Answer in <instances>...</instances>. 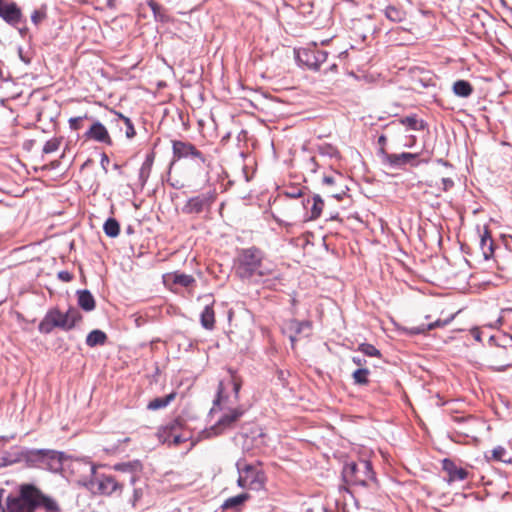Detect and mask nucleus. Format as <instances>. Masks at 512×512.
<instances>
[{
    "label": "nucleus",
    "instance_id": "f257e3e1",
    "mask_svg": "<svg viewBox=\"0 0 512 512\" xmlns=\"http://www.w3.org/2000/svg\"><path fill=\"white\" fill-rule=\"evenodd\" d=\"M246 412L242 404L234 406H217L218 417L213 425L202 432L203 437L211 438L224 434L236 428L238 422Z\"/></svg>",
    "mask_w": 512,
    "mask_h": 512
},
{
    "label": "nucleus",
    "instance_id": "f03ea898",
    "mask_svg": "<svg viewBox=\"0 0 512 512\" xmlns=\"http://www.w3.org/2000/svg\"><path fill=\"white\" fill-rule=\"evenodd\" d=\"M229 377L219 381L216 397L210 410L212 417L216 416L217 406H234L239 404V392L242 387V379L233 369H228Z\"/></svg>",
    "mask_w": 512,
    "mask_h": 512
},
{
    "label": "nucleus",
    "instance_id": "7ed1b4c3",
    "mask_svg": "<svg viewBox=\"0 0 512 512\" xmlns=\"http://www.w3.org/2000/svg\"><path fill=\"white\" fill-rule=\"evenodd\" d=\"M42 492L35 485L24 483L19 486V495L8 496L3 512H35L40 507Z\"/></svg>",
    "mask_w": 512,
    "mask_h": 512
},
{
    "label": "nucleus",
    "instance_id": "20e7f679",
    "mask_svg": "<svg viewBox=\"0 0 512 512\" xmlns=\"http://www.w3.org/2000/svg\"><path fill=\"white\" fill-rule=\"evenodd\" d=\"M25 464L57 473L62 470L63 453L50 449L27 448Z\"/></svg>",
    "mask_w": 512,
    "mask_h": 512
},
{
    "label": "nucleus",
    "instance_id": "39448f33",
    "mask_svg": "<svg viewBox=\"0 0 512 512\" xmlns=\"http://www.w3.org/2000/svg\"><path fill=\"white\" fill-rule=\"evenodd\" d=\"M342 475L344 481L352 485L366 486L369 480L374 479L372 466L367 460L346 463Z\"/></svg>",
    "mask_w": 512,
    "mask_h": 512
},
{
    "label": "nucleus",
    "instance_id": "423d86ee",
    "mask_svg": "<svg viewBox=\"0 0 512 512\" xmlns=\"http://www.w3.org/2000/svg\"><path fill=\"white\" fill-rule=\"evenodd\" d=\"M239 487L250 490H260L264 487L265 475L261 469L256 466L237 463Z\"/></svg>",
    "mask_w": 512,
    "mask_h": 512
},
{
    "label": "nucleus",
    "instance_id": "0eeeda50",
    "mask_svg": "<svg viewBox=\"0 0 512 512\" xmlns=\"http://www.w3.org/2000/svg\"><path fill=\"white\" fill-rule=\"evenodd\" d=\"M327 56L328 53L320 49L315 43L295 51L297 62L314 71L320 69L321 65L327 60Z\"/></svg>",
    "mask_w": 512,
    "mask_h": 512
},
{
    "label": "nucleus",
    "instance_id": "6e6552de",
    "mask_svg": "<svg viewBox=\"0 0 512 512\" xmlns=\"http://www.w3.org/2000/svg\"><path fill=\"white\" fill-rule=\"evenodd\" d=\"M158 440L163 444L178 446L189 439L188 433L183 431V422L174 419L157 432Z\"/></svg>",
    "mask_w": 512,
    "mask_h": 512
},
{
    "label": "nucleus",
    "instance_id": "1a4fd4ad",
    "mask_svg": "<svg viewBox=\"0 0 512 512\" xmlns=\"http://www.w3.org/2000/svg\"><path fill=\"white\" fill-rule=\"evenodd\" d=\"M173 160L191 159L197 165L204 164L206 158L193 144L181 140H172Z\"/></svg>",
    "mask_w": 512,
    "mask_h": 512
},
{
    "label": "nucleus",
    "instance_id": "9d476101",
    "mask_svg": "<svg viewBox=\"0 0 512 512\" xmlns=\"http://www.w3.org/2000/svg\"><path fill=\"white\" fill-rule=\"evenodd\" d=\"M67 322L64 314L57 308L50 309L38 326V330L43 334H49L54 328H61L67 331Z\"/></svg>",
    "mask_w": 512,
    "mask_h": 512
},
{
    "label": "nucleus",
    "instance_id": "9b49d317",
    "mask_svg": "<svg viewBox=\"0 0 512 512\" xmlns=\"http://www.w3.org/2000/svg\"><path fill=\"white\" fill-rule=\"evenodd\" d=\"M91 488L97 489L101 494L110 495L118 489L122 488V484H120L113 476L111 475H101L95 476L91 481Z\"/></svg>",
    "mask_w": 512,
    "mask_h": 512
},
{
    "label": "nucleus",
    "instance_id": "f8f14e48",
    "mask_svg": "<svg viewBox=\"0 0 512 512\" xmlns=\"http://www.w3.org/2000/svg\"><path fill=\"white\" fill-rule=\"evenodd\" d=\"M383 161L393 168H402L407 164L415 166L414 162L417 158V154L403 152L400 154H389L384 149L379 150Z\"/></svg>",
    "mask_w": 512,
    "mask_h": 512
},
{
    "label": "nucleus",
    "instance_id": "ddd939ff",
    "mask_svg": "<svg viewBox=\"0 0 512 512\" xmlns=\"http://www.w3.org/2000/svg\"><path fill=\"white\" fill-rule=\"evenodd\" d=\"M0 17L9 25L18 27L23 21V15L16 3H0Z\"/></svg>",
    "mask_w": 512,
    "mask_h": 512
},
{
    "label": "nucleus",
    "instance_id": "4468645a",
    "mask_svg": "<svg viewBox=\"0 0 512 512\" xmlns=\"http://www.w3.org/2000/svg\"><path fill=\"white\" fill-rule=\"evenodd\" d=\"M214 198L211 194H201L190 198L182 208L185 214L201 213L205 207L213 202Z\"/></svg>",
    "mask_w": 512,
    "mask_h": 512
},
{
    "label": "nucleus",
    "instance_id": "2eb2a0df",
    "mask_svg": "<svg viewBox=\"0 0 512 512\" xmlns=\"http://www.w3.org/2000/svg\"><path fill=\"white\" fill-rule=\"evenodd\" d=\"M26 447L13 446L8 451H5L0 458V467L11 466L18 463H25L26 461Z\"/></svg>",
    "mask_w": 512,
    "mask_h": 512
},
{
    "label": "nucleus",
    "instance_id": "dca6fc26",
    "mask_svg": "<svg viewBox=\"0 0 512 512\" xmlns=\"http://www.w3.org/2000/svg\"><path fill=\"white\" fill-rule=\"evenodd\" d=\"M455 315L456 314H452L445 320L438 319V320L431 322L427 325L422 324L419 326L407 327V328H404V332L408 335L425 334L429 330L445 327L446 325H448L449 323L452 322V320L455 318Z\"/></svg>",
    "mask_w": 512,
    "mask_h": 512
},
{
    "label": "nucleus",
    "instance_id": "f3484780",
    "mask_svg": "<svg viewBox=\"0 0 512 512\" xmlns=\"http://www.w3.org/2000/svg\"><path fill=\"white\" fill-rule=\"evenodd\" d=\"M443 470L448 474V481H463L467 478L468 472L464 468L458 467L449 459L443 460Z\"/></svg>",
    "mask_w": 512,
    "mask_h": 512
},
{
    "label": "nucleus",
    "instance_id": "a211bd4d",
    "mask_svg": "<svg viewBox=\"0 0 512 512\" xmlns=\"http://www.w3.org/2000/svg\"><path fill=\"white\" fill-rule=\"evenodd\" d=\"M86 137L101 143H112L107 129L99 121H96L92 124L90 129L86 132Z\"/></svg>",
    "mask_w": 512,
    "mask_h": 512
},
{
    "label": "nucleus",
    "instance_id": "6ab92c4d",
    "mask_svg": "<svg viewBox=\"0 0 512 512\" xmlns=\"http://www.w3.org/2000/svg\"><path fill=\"white\" fill-rule=\"evenodd\" d=\"M303 205L309 213L305 220H315L320 216L324 207V202L319 195H314L311 199L308 198Z\"/></svg>",
    "mask_w": 512,
    "mask_h": 512
},
{
    "label": "nucleus",
    "instance_id": "aec40b11",
    "mask_svg": "<svg viewBox=\"0 0 512 512\" xmlns=\"http://www.w3.org/2000/svg\"><path fill=\"white\" fill-rule=\"evenodd\" d=\"M78 305L85 311H92L95 308V300L88 290L77 291Z\"/></svg>",
    "mask_w": 512,
    "mask_h": 512
},
{
    "label": "nucleus",
    "instance_id": "412c9836",
    "mask_svg": "<svg viewBox=\"0 0 512 512\" xmlns=\"http://www.w3.org/2000/svg\"><path fill=\"white\" fill-rule=\"evenodd\" d=\"M386 18L395 23H401L406 19L407 13L401 8L396 6H387L384 10Z\"/></svg>",
    "mask_w": 512,
    "mask_h": 512
},
{
    "label": "nucleus",
    "instance_id": "4be33fe9",
    "mask_svg": "<svg viewBox=\"0 0 512 512\" xmlns=\"http://www.w3.org/2000/svg\"><path fill=\"white\" fill-rule=\"evenodd\" d=\"M201 325L208 330H212L215 324V314L211 305H206L200 315Z\"/></svg>",
    "mask_w": 512,
    "mask_h": 512
},
{
    "label": "nucleus",
    "instance_id": "5701e85b",
    "mask_svg": "<svg viewBox=\"0 0 512 512\" xmlns=\"http://www.w3.org/2000/svg\"><path fill=\"white\" fill-rule=\"evenodd\" d=\"M153 161H154V154L149 153L146 155V158L141 165V168L139 170V180H140L142 186L146 183L147 179L149 178V175H150V172L152 169V165H153Z\"/></svg>",
    "mask_w": 512,
    "mask_h": 512
},
{
    "label": "nucleus",
    "instance_id": "b1692460",
    "mask_svg": "<svg viewBox=\"0 0 512 512\" xmlns=\"http://www.w3.org/2000/svg\"><path fill=\"white\" fill-rule=\"evenodd\" d=\"M106 341L107 335L99 329L92 330L86 337V344L89 347L104 345Z\"/></svg>",
    "mask_w": 512,
    "mask_h": 512
},
{
    "label": "nucleus",
    "instance_id": "393cba45",
    "mask_svg": "<svg viewBox=\"0 0 512 512\" xmlns=\"http://www.w3.org/2000/svg\"><path fill=\"white\" fill-rule=\"evenodd\" d=\"M453 92L455 95L463 98L469 97L473 92L472 85L466 80H457L453 84Z\"/></svg>",
    "mask_w": 512,
    "mask_h": 512
},
{
    "label": "nucleus",
    "instance_id": "a878e982",
    "mask_svg": "<svg viewBox=\"0 0 512 512\" xmlns=\"http://www.w3.org/2000/svg\"><path fill=\"white\" fill-rule=\"evenodd\" d=\"M174 398H175L174 393H170L164 397L155 398L148 403L147 408L149 410L163 409V408L167 407L171 403V401L174 400Z\"/></svg>",
    "mask_w": 512,
    "mask_h": 512
},
{
    "label": "nucleus",
    "instance_id": "bb28decb",
    "mask_svg": "<svg viewBox=\"0 0 512 512\" xmlns=\"http://www.w3.org/2000/svg\"><path fill=\"white\" fill-rule=\"evenodd\" d=\"M248 498L249 495L247 493H241L239 495L230 497L227 500H225V502L222 504V508L225 510H237Z\"/></svg>",
    "mask_w": 512,
    "mask_h": 512
},
{
    "label": "nucleus",
    "instance_id": "cd10ccee",
    "mask_svg": "<svg viewBox=\"0 0 512 512\" xmlns=\"http://www.w3.org/2000/svg\"><path fill=\"white\" fill-rule=\"evenodd\" d=\"M480 247L483 256H492L494 253V241L487 230L481 235Z\"/></svg>",
    "mask_w": 512,
    "mask_h": 512
},
{
    "label": "nucleus",
    "instance_id": "c85d7f7f",
    "mask_svg": "<svg viewBox=\"0 0 512 512\" xmlns=\"http://www.w3.org/2000/svg\"><path fill=\"white\" fill-rule=\"evenodd\" d=\"M137 468H138V463H121V464H117L114 466L115 470L122 471V472H128L130 474L129 482L131 485H134L137 480V476L135 474V471Z\"/></svg>",
    "mask_w": 512,
    "mask_h": 512
},
{
    "label": "nucleus",
    "instance_id": "c756f323",
    "mask_svg": "<svg viewBox=\"0 0 512 512\" xmlns=\"http://www.w3.org/2000/svg\"><path fill=\"white\" fill-rule=\"evenodd\" d=\"M400 122L414 131L424 130L426 126L425 122L423 120H419L415 115L404 117Z\"/></svg>",
    "mask_w": 512,
    "mask_h": 512
},
{
    "label": "nucleus",
    "instance_id": "7c9ffc66",
    "mask_svg": "<svg viewBox=\"0 0 512 512\" xmlns=\"http://www.w3.org/2000/svg\"><path fill=\"white\" fill-rule=\"evenodd\" d=\"M104 233L108 237H116L120 232V225L115 218H108L103 225Z\"/></svg>",
    "mask_w": 512,
    "mask_h": 512
},
{
    "label": "nucleus",
    "instance_id": "2f4dec72",
    "mask_svg": "<svg viewBox=\"0 0 512 512\" xmlns=\"http://www.w3.org/2000/svg\"><path fill=\"white\" fill-rule=\"evenodd\" d=\"M64 314L65 322H67V331L72 329L75 324L81 320L82 316L76 308H69Z\"/></svg>",
    "mask_w": 512,
    "mask_h": 512
},
{
    "label": "nucleus",
    "instance_id": "473e14b6",
    "mask_svg": "<svg viewBox=\"0 0 512 512\" xmlns=\"http://www.w3.org/2000/svg\"><path fill=\"white\" fill-rule=\"evenodd\" d=\"M289 328L295 332L296 335H299L305 331H307V335L311 330V323L309 321H297L292 320L289 324Z\"/></svg>",
    "mask_w": 512,
    "mask_h": 512
},
{
    "label": "nucleus",
    "instance_id": "72a5a7b5",
    "mask_svg": "<svg viewBox=\"0 0 512 512\" xmlns=\"http://www.w3.org/2000/svg\"><path fill=\"white\" fill-rule=\"evenodd\" d=\"M40 506H43L48 512H58L60 510L58 503L43 493L40 499Z\"/></svg>",
    "mask_w": 512,
    "mask_h": 512
},
{
    "label": "nucleus",
    "instance_id": "f704fd0d",
    "mask_svg": "<svg viewBox=\"0 0 512 512\" xmlns=\"http://www.w3.org/2000/svg\"><path fill=\"white\" fill-rule=\"evenodd\" d=\"M369 370L366 368H359L352 374V378L355 384L365 385L368 383Z\"/></svg>",
    "mask_w": 512,
    "mask_h": 512
},
{
    "label": "nucleus",
    "instance_id": "c9c22d12",
    "mask_svg": "<svg viewBox=\"0 0 512 512\" xmlns=\"http://www.w3.org/2000/svg\"><path fill=\"white\" fill-rule=\"evenodd\" d=\"M455 421L458 422L461 427H459V430L466 434L467 436L472 432V430L469 428V426L473 423H475V420L471 417L465 418V417H456Z\"/></svg>",
    "mask_w": 512,
    "mask_h": 512
},
{
    "label": "nucleus",
    "instance_id": "e433bc0d",
    "mask_svg": "<svg viewBox=\"0 0 512 512\" xmlns=\"http://www.w3.org/2000/svg\"><path fill=\"white\" fill-rule=\"evenodd\" d=\"M117 118L122 120L123 123L125 124L126 126V130H125V134H126V137L131 139L135 136L136 132H135V129H134V126H133V123L131 122V120L122 115L121 113H115Z\"/></svg>",
    "mask_w": 512,
    "mask_h": 512
},
{
    "label": "nucleus",
    "instance_id": "4c0bfd02",
    "mask_svg": "<svg viewBox=\"0 0 512 512\" xmlns=\"http://www.w3.org/2000/svg\"><path fill=\"white\" fill-rule=\"evenodd\" d=\"M490 340H496L494 336L490 337ZM497 345L506 349L508 351H512V336L508 334H503L497 338Z\"/></svg>",
    "mask_w": 512,
    "mask_h": 512
},
{
    "label": "nucleus",
    "instance_id": "58836bf2",
    "mask_svg": "<svg viewBox=\"0 0 512 512\" xmlns=\"http://www.w3.org/2000/svg\"><path fill=\"white\" fill-rule=\"evenodd\" d=\"M60 144H61L60 138H52L45 143V145L43 147V152L45 154L53 153L59 149Z\"/></svg>",
    "mask_w": 512,
    "mask_h": 512
},
{
    "label": "nucleus",
    "instance_id": "ea45409f",
    "mask_svg": "<svg viewBox=\"0 0 512 512\" xmlns=\"http://www.w3.org/2000/svg\"><path fill=\"white\" fill-rule=\"evenodd\" d=\"M359 351L370 357L380 356V351L375 346L368 343L361 344L359 346Z\"/></svg>",
    "mask_w": 512,
    "mask_h": 512
},
{
    "label": "nucleus",
    "instance_id": "a19ab883",
    "mask_svg": "<svg viewBox=\"0 0 512 512\" xmlns=\"http://www.w3.org/2000/svg\"><path fill=\"white\" fill-rule=\"evenodd\" d=\"M507 451L502 446H497L492 450V458L497 461L509 462L510 459L506 458Z\"/></svg>",
    "mask_w": 512,
    "mask_h": 512
},
{
    "label": "nucleus",
    "instance_id": "79ce46f5",
    "mask_svg": "<svg viewBox=\"0 0 512 512\" xmlns=\"http://www.w3.org/2000/svg\"><path fill=\"white\" fill-rule=\"evenodd\" d=\"M319 151L323 155H327L329 157H336L338 155V150L329 144H324L319 147Z\"/></svg>",
    "mask_w": 512,
    "mask_h": 512
},
{
    "label": "nucleus",
    "instance_id": "37998d69",
    "mask_svg": "<svg viewBox=\"0 0 512 512\" xmlns=\"http://www.w3.org/2000/svg\"><path fill=\"white\" fill-rule=\"evenodd\" d=\"M194 282V278L190 275L181 274L175 276V283L188 287Z\"/></svg>",
    "mask_w": 512,
    "mask_h": 512
},
{
    "label": "nucleus",
    "instance_id": "c03bdc74",
    "mask_svg": "<svg viewBox=\"0 0 512 512\" xmlns=\"http://www.w3.org/2000/svg\"><path fill=\"white\" fill-rule=\"evenodd\" d=\"M83 117H74L69 119L70 128L73 130H79L81 128V121Z\"/></svg>",
    "mask_w": 512,
    "mask_h": 512
},
{
    "label": "nucleus",
    "instance_id": "a18cd8bd",
    "mask_svg": "<svg viewBox=\"0 0 512 512\" xmlns=\"http://www.w3.org/2000/svg\"><path fill=\"white\" fill-rule=\"evenodd\" d=\"M57 277H58L59 280H61L63 282H69L73 278L72 274L70 272H68V271H60V272H58Z\"/></svg>",
    "mask_w": 512,
    "mask_h": 512
},
{
    "label": "nucleus",
    "instance_id": "49530a36",
    "mask_svg": "<svg viewBox=\"0 0 512 512\" xmlns=\"http://www.w3.org/2000/svg\"><path fill=\"white\" fill-rule=\"evenodd\" d=\"M274 219L279 223V225H284L286 227H290L294 224V221L293 220H282L280 218H278L277 216L273 215Z\"/></svg>",
    "mask_w": 512,
    "mask_h": 512
},
{
    "label": "nucleus",
    "instance_id": "de8ad7c7",
    "mask_svg": "<svg viewBox=\"0 0 512 512\" xmlns=\"http://www.w3.org/2000/svg\"><path fill=\"white\" fill-rule=\"evenodd\" d=\"M352 361L356 365L360 366V368H362V366L366 363V360L364 358H362V357H359V356H353L352 357Z\"/></svg>",
    "mask_w": 512,
    "mask_h": 512
},
{
    "label": "nucleus",
    "instance_id": "09e8293b",
    "mask_svg": "<svg viewBox=\"0 0 512 512\" xmlns=\"http://www.w3.org/2000/svg\"><path fill=\"white\" fill-rule=\"evenodd\" d=\"M471 334L476 341H481V333L478 328L471 329Z\"/></svg>",
    "mask_w": 512,
    "mask_h": 512
},
{
    "label": "nucleus",
    "instance_id": "8fccbe9b",
    "mask_svg": "<svg viewBox=\"0 0 512 512\" xmlns=\"http://www.w3.org/2000/svg\"><path fill=\"white\" fill-rule=\"evenodd\" d=\"M100 163L102 167L106 170V165L109 164V157L105 153L101 155Z\"/></svg>",
    "mask_w": 512,
    "mask_h": 512
},
{
    "label": "nucleus",
    "instance_id": "3c124183",
    "mask_svg": "<svg viewBox=\"0 0 512 512\" xmlns=\"http://www.w3.org/2000/svg\"><path fill=\"white\" fill-rule=\"evenodd\" d=\"M142 496V491L140 489H135L133 494V505L138 501Z\"/></svg>",
    "mask_w": 512,
    "mask_h": 512
},
{
    "label": "nucleus",
    "instance_id": "603ef678",
    "mask_svg": "<svg viewBox=\"0 0 512 512\" xmlns=\"http://www.w3.org/2000/svg\"><path fill=\"white\" fill-rule=\"evenodd\" d=\"M387 138L385 135H380L378 138V144L381 146V149H384V145L386 144Z\"/></svg>",
    "mask_w": 512,
    "mask_h": 512
},
{
    "label": "nucleus",
    "instance_id": "864d4df0",
    "mask_svg": "<svg viewBox=\"0 0 512 512\" xmlns=\"http://www.w3.org/2000/svg\"><path fill=\"white\" fill-rule=\"evenodd\" d=\"M442 181L445 186V189H447L448 187H451L453 185V181L449 178H443Z\"/></svg>",
    "mask_w": 512,
    "mask_h": 512
},
{
    "label": "nucleus",
    "instance_id": "5fc2aeb1",
    "mask_svg": "<svg viewBox=\"0 0 512 512\" xmlns=\"http://www.w3.org/2000/svg\"><path fill=\"white\" fill-rule=\"evenodd\" d=\"M323 183L327 184V185H331L334 183V178L331 177V176H325L323 178Z\"/></svg>",
    "mask_w": 512,
    "mask_h": 512
},
{
    "label": "nucleus",
    "instance_id": "6e6d98bb",
    "mask_svg": "<svg viewBox=\"0 0 512 512\" xmlns=\"http://www.w3.org/2000/svg\"><path fill=\"white\" fill-rule=\"evenodd\" d=\"M38 19H39V13H38V11H34L31 16V20L36 24L38 22Z\"/></svg>",
    "mask_w": 512,
    "mask_h": 512
},
{
    "label": "nucleus",
    "instance_id": "4d7b16f0",
    "mask_svg": "<svg viewBox=\"0 0 512 512\" xmlns=\"http://www.w3.org/2000/svg\"><path fill=\"white\" fill-rule=\"evenodd\" d=\"M288 195L293 197V198H296V197L301 196V192H298V193L292 192V194L289 193Z\"/></svg>",
    "mask_w": 512,
    "mask_h": 512
},
{
    "label": "nucleus",
    "instance_id": "13d9d810",
    "mask_svg": "<svg viewBox=\"0 0 512 512\" xmlns=\"http://www.w3.org/2000/svg\"><path fill=\"white\" fill-rule=\"evenodd\" d=\"M89 469H90V473H91V475H94V474H95V471H96L95 466L91 465V466L89 467Z\"/></svg>",
    "mask_w": 512,
    "mask_h": 512
},
{
    "label": "nucleus",
    "instance_id": "bf43d9fd",
    "mask_svg": "<svg viewBox=\"0 0 512 512\" xmlns=\"http://www.w3.org/2000/svg\"><path fill=\"white\" fill-rule=\"evenodd\" d=\"M21 35H24L26 33V28H18Z\"/></svg>",
    "mask_w": 512,
    "mask_h": 512
},
{
    "label": "nucleus",
    "instance_id": "052dcab7",
    "mask_svg": "<svg viewBox=\"0 0 512 512\" xmlns=\"http://www.w3.org/2000/svg\"><path fill=\"white\" fill-rule=\"evenodd\" d=\"M253 261V265H256V262H258L259 258L252 257L250 258Z\"/></svg>",
    "mask_w": 512,
    "mask_h": 512
},
{
    "label": "nucleus",
    "instance_id": "680f3d73",
    "mask_svg": "<svg viewBox=\"0 0 512 512\" xmlns=\"http://www.w3.org/2000/svg\"><path fill=\"white\" fill-rule=\"evenodd\" d=\"M247 258H238L237 260L239 261V266H241L242 264H244V262L242 260H246Z\"/></svg>",
    "mask_w": 512,
    "mask_h": 512
},
{
    "label": "nucleus",
    "instance_id": "e2e57ef3",
    "mask_svg": "<svg viewBox=\"0 0 512 512\" xmlns=\"http://www.w3.org/2000/svg\"><path fill=\"white\" fill-rule=\"evenodd\" d=\"M290 340H291L292 343L295 342L296 341V336L295 335H291L290 336Z\"/></svg>",
    "mask_w": 512,
    "mask_h": 512
},
{
    "label": "nucleus",
    "instance_id": "0e129e2a",
    "mask_svg": "<svg viewBox=\"0 0 512 512\" xmlns=\"http://www.w3.org/2000/svg\"><path fill=\"white\" fill-rule=\"evenodd\" d=\"M336 68H337V65L335 63L330 66V70H334Z\"/></svg>",
    "mask_w": 512,
    "mask_h": 512
},
{
    "label": "nucleus",
    "instance_id": "69168bd1",
    "mask_svg": "<svg viewBox=\"0 0 512 512\" xmlns=\"http://www.w3.org/2000/svg\"><path fill=\"white\" fill-rule=\"evenodd\" d=\"M512 365V361L506 363L503 367H508V366H511Z\"/></svg>",
    "mask_w": 512,
    "mask_h": 512
},
{
    "label": "nucleus",
    "instance_id": "338daca9",
    "mask_svg": "<svg viewBox=\"0 0 512 512\" xmlns=\"http://www.w3.org/2000/svg\"><path fill=\"white\" fill-rule=\"evenodd\" d=\"M333 197L337 198V199H340L341 198V195L340 194H334Z\"/></svg>",
    "mask_w": 512,
    "mask_h": 512
},
{
    "label": "nucleus",
    "instance_id": "774afa93",
    "mask_svg": "<svg viewBox=\"0 0 512 512\" xmlns=\"http://www.w3.org/2000/svg\"><path fill=\"white\" fill-rule=\"evenodd\" d=\"M0 440L8 441V440H9V438H7V437H0Z\"/></svg>",
    "mask_w": 512,
    "mask_h": 512
}]
</instances>
